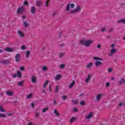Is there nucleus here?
<instances>
[{
    "instance_id": "09e8293b",
    "label": "nucleus",
    "mask_w": 125,
    "mask_h": 125,
    "mask_svg": "<svg viewBox=\"0 0 125 125\" xmlns=\"http://www.w3.org/2000/svg\"><path fill=\"white\" fill-rule=\"evenodd\" d=\"M60 46H61V47H64V46H65V44L64 43L61 44Z\"/></svg>"
},
{
    "instance_id": "a18cd8bd",
    "label": "nucleus",
    "mask_w": 125,
    "mask_h": 125,
    "mask_svg": "<svg viewBox=\"0 0 125 125\" xmlns=\"http://www.w3.org/2000/svg\"><path fill=\"white\" fill-rule=\"evenodd\" d=\"M62 98L63 100H66V99H67V96L64 95L62 96Z\"/></svg>"
},
{
    "instance_id": "49530a36",
    "label": "nucleus",
    "mask_w": 125,
    "mask_h": 125,
    "mask_svg": "<svg viewBox=\"0 0 125 125\" xmlns=\"http://www.w3.org/2000/svg\"><path fill=\"white\" fill-rule=\"evenodd\" d=\"M24 5H28V4H29L28 1H24Z\"/></svg>"
},
{
    "instance_id": "864d4df0",
    "label": "nucleus",
    "mask_w": 125,
    "mask_h": 125,
    "mask_svg": "<svg viewBox=\"0 0 125 125\" xmlns=\"http://www.w3.org/2000/svg\"><path fill=\"white\" fill-rule=\"evenodd\" d=\"M27 125H33V122H30V123H28Z\"/></svg>"
},
{
    "instance_id": "39448f33",
    "label": "nucleus",
    "mask_w": 125,
    "mask_h": 125,
    "mask_svg": "<svg viewBox=\"0 0 125 125\" xmlns=\"http://www.w3.org/2000/svg\"><path fill=\"white\" fill-rule=\"evenodd\" d=\"M93 117V112H90L89 114H87L85 117V120H89V119H91Z\"/></svg>"
},
{
    "instance_id": "a19ab883",
    "label": "nucleus",
    "mask_w": 125,
    "mask_h": 125,
    "mask_svg": "<svg viewBox=\"0 0 125 125\" xmlns=\"http://www.w3.org/2000/svg\"><path fill=\"white\" fill-rule=\"evenodd\" d=\"M40 115H41V113L40 112H36V118H38V117H39V116H40Z\"/></svg>"
},
{
    "instance_id": "9b49d317",
    "label": "nucleus",
    "mask_w": 125,
    "mask_h": 125,
    "mask_svg": "<svg viewBox=\"0 0 125 125\" xmlns=\"http://www.w3.org/2000/svg\"><path fill=\"white\" fill-rule=\"evenodd\" d=\"M18 34L20 37H21V38H24V33H23V32H22V31L21 30H18Z\"/></svg>"
},
{
    "instance_id": "c03bdc74",
    "label": "nucleus",
    "mask_w": 125,
    "mask_h": 125,
    "mask_svg": "<svg viewBox=\"0 0 125 125\" xmlns=\"http://www.w3.org/2000/svg\"><path fill=\"white\" fill-rule=\"evenodd\" d=\"M73 112H78V108L74 107L73 108Z\"/></svg>"
},
{
    "instance_id": "37998d69",
    "label": "nucleus",
    "mask_w": 125,
    "mask_h": 125,
    "mask_svg": "<svg viewBox=\"0 0 125 125\" xmlns=\"http://www.w3.org/2000/svg\"><path fill=\"white\" fill-rule=\"evenodd\" d=\"M78 100H75V101H72V103L73 104H78Z\"/></svg>"
},
{
    "instance_id": "b1692460",
    "label": "nucleus",
    "mask_w": 125,
    "mask_h": 125,
    "mask_svg": "<svg viewBox=\"0 0 125 125\" xmlns=\"http://www.w3.org/2000/svg\"><path fill=\"white\" fill-rule=\"evenodd\" d=\"M75 81H73L72 83L70 84V85L68 86V87L69 88H72L74 86V85L75 84Z\"/></svg>"
},
{
    "instance_id": "f8f14e48",
    "label": "nucleus",
    "mask_w": 125,
    "mask_h": 125,
    "mask_svg": "<svg viewBox=\"0 0 125 125\" xmlns=\"http://www.w3.org/2000/svg\"><path fill=\"white\" fill-rule=\"evenodd\" d=\"M102 96V94H99L97 95L96 99L97 101H100V99H101V97Z\"/></svg>"
},
{
    "instance_id": "bb28decb",
    "label": "nucleus",
    "mask_w": 125,
    "mask_h": 125,
    "mask_svg": "<svg viewBox=\"0 0 125 125\" xmlns=\"http://www.w3.org/2000/svg\"><path fill=\"white\" fill-rule=\"evenodd\" d=\"M58 91H59V85H57L56 86V88L55 89V92L57 93V92H58Z\"/></svg>"
},
{
    "instance_id": "ddd939ff",
    "label": "nucleus",
    "mask_w": 125,
    "mask_h": 125,
    "mask_svg": "<svg viewBox=\"0 0 125 125\" xmlns=\"http://www.w3.org/2000/svg\"><path fill=\"white\" fill-rule=\"evenodd\" d=\"M35 13H36V7L35 6L31 7V13H32V14H35Z\"/></svg>"
},
{
    "instance_id": "2f4dec72",
    "label": "nucleus",
    "mask_w": 125,
    "mask_h": 125,
    "mask_svg": "<svg viewBox=\"0 0 125 125\" xmlns=\"http://www.w3.org/2000/svg\"><path fill=\"white\" fill-rule=\"evenodd\" d=\"M49 83V81H48V80H46L45 83H44V84L43 85V87L45 88V87H46V84H47Z\"/></svg>"
},
{
    "instance_id": "f704fd0d",
    "label": "nucleus",
    "mask_w": 125,
    "mask_h": 125,
    "mask_svg": "<svg viewBox=\"0 0 125 125\" xmlns=\"http://www.w3.org/2000/svg\"><path fill=\"white\" fill-rule=\"evenodd\" d=\"M64 55H65V53H60L59 54V57L60 58H62V57H63V56H64Z\"/></svg>"
},
{
    "instance_id": "0e129e2a",
    "label": "nucleus",
    "mask_w": 125,
    "mask_h": 125,
    "mask_svg": "<svg viewBox=\"0 0 125 125\" xmlns=\"http://www.w3.org/2000/svg\"><path fill=\"white\" fill-rule=\"evenodd\" d=\"M111 80H112V81H114V80H115V78L112 77Z\"/></svg>"
},
{
    "instance_id": "c9c22d12",
    "label": "nucleus",
    "mask_w": 125,
    "mask_h": 125,
    "mask_svg": "<svg viewBox=\"0 0 125 125\" xmlns=\"http://www.w3.org/2000/svg\"><path fill=\"white\" fill-rule=\"evenodd\" d=\"M0 118H6V115L2 113H0Z\"/></svg>"
},
{
    "instance_id": "338daca9",
    "label": "nucleus",
    "mask_w": 125,
    "mask_h": 125,
    "mask_svg": "<svg viewBox=\"0 0 125 125\" xmlns=\"http://www.w3.org/2000/svg\"><path fill=\"white\" fill-rule=\"evenodd\" d=\"M26 18L25 17V16H22V19H25Z\"/></svg>"
},
{
    "instance_id": "7ed1b4c3",
    "label": "nucleus",
    "mask_w": 125,
    "mask_h": 125,
    "mask_svg": "<svg viewBox=\"0 0 125 125\" xmlns=\"http://www.w3.org/2000/svg\"><path fill=\"white\" fill-rule=\"evenodd\" d=\"M70 6L71 9H73L75 8V5L73 3H69L66 5L65 8V11H70Z\"/></svg>"
},
{
    "instance_id": "4d7b16f0",
    "label": "nucleus",
    "mask_w": 125,
    "mask_h": 125,
    "mask_svg": "<svg viewBox=\"0 0 125 125\" xmlns=\"http://www.w3.org/2000/svg\"><path fill=\"white\" fill-rule=\"evenodd\" d=\"M3 52V50H2L1 49H0V53H2Z\"/></svg>"
},
{
    "instance_id": "4468645a",
    "label": "nucleus",
    "mask_w": 125,
    "mask_h": 125,
    "mask_svg": "<svg viewBox=\"0 0 125 125\" xmlns=\"http://www.w3.org/2000/svg\"><path fill=\"white\" fill-rule=\"evenodd\" d=\"M91 79V74H89L88 75L87 78L85 80V83H88L90 81Z\"/></svg>"
},
{
    "instance_id": "0eeeda50",
    "label": "nucleus",
    "mask_w": 125,
    "mask_h": 125,
    "mask_svg": "<svg viewBox=\"0 0 125 125\" xmlns=\"http://www.w3.org/2000/svg\"><path fill=\"white\" fill-rule=\"evenodd\" d=\"M0 63H1V64L7 65V64H9V62L8 60H2L0 61Z\"/></svg>"
},
{
    "instance_id": "393cba45",
    "label": "nucleus",
    "mask_w": 125,
    "mask_h": 125,
    "mask_svg": "<svg viewBox=\"0 0 125 125\" xmlns=\"http://www.w3.org/2000/svg\"><path fill=\"white\" fill-rule=\"evenodd\" d=\"M32 97H33V94H29L26 97V99H30V98H32Z\"/></svg>"
},
{
    "instance_id": "e2e57ef3",
    "label": "nucleus",
    "mask_w": 125,
    "mask_h": 125,
    "mask_svg": "<svg viewBox=\"0 0 125 125\" xmlns=\"http://www.w3.org/2000/svg\"><path fill=\"white\" fill-rule=\"evenodd\" d=\"M111 46V47H114L115 46V44H112Z\"/></svg>"
},
{
    "instance_id": "f3484780",
    "label": "nucleus",
    "mask_w": 125,
    "mask_h": 125,
    "mask_svg": "<svg viewBox=\"0 0 125 125\" xmlns=\"http://www.w3.org/2000/svg\"><path fill=\"white\" fill-rule=\"evenodd\" d=\"M95 66H96V67H97L98 66H101V65H102V62H101L96 61L95 62Z\"/></svg>"
},
{
    "instance_id": "a878e982",
    "label": "nucleus",
    "mask_w": 125,
    "mask_h": 125,
    "mask_svg": "<svg viewBox=\"0 0 125 125\" xmlns=\"http://www.w3.org/2000/svg\"><path fill=\"white\" fill-rule=\"evenodd\" d=\"M120 84H123V83H125V79L122 78L120 81Z\"/></svg>"
},
{
    "instance_id": "473e14b6",
    "label": "nucleus",
    "mask_w": 125,
    "mask_h": 125,
    "mask_svg": "<svg viewBox=\"0 0 125 125\" xmlns=\"http://www.w3.org/2000/svg\"><path fill=\"white\" fill-rule=\"evenodd\" d=\"M80 105H82V106H83L85 105V101L83 100L80 102Z\"/></svg>"
},
{
    "instance_id": "cd10ccee",
    "label": "nucleus",
    "mask_w": 125,
    "mask_h": 125,
    "mask_svg": "<svg viewBox=\"0 0 125 125\" xmlns=\"http://www.w3.org/2000/svg\"><path fill=\"white\" fill-rule=\"evenodd\" d=\"M48 68L46 66H43L42 67V71H43V72H46V71L47 70Z\"/></svg>"
},
{
    "instance_id": "5701e85b",
    "label": "nucleus",
    "mask_w": 125,
    "mask_h": 125,
    "mask_svg": "<svg viewBox=\"0 0 125 125\" xmlns=\"http://www.w3.org/2000/svg\"><path fill=\"white\" fill-rule=\"evenodd\" d=\"M23 26L25 27V28H27L28 27H29V23L27 22L26 21H23Z\"/></svg>"
},
{
    "instance_id": "774afa93",
    "label": "nucleus",
    "mask_w": 125,
    "mask_h": 125,
    "mask_svg": "<svg viewBox=\"0 0 125 125\" xmlns=\"http://www.w3.org/2000/svg\"><path fill=\"white\" fill-rule=\"evenodd\" d=\"M112 54H112V53H111V54H110L109 55V56H112Z\"/></svg>"
},
{
    "instance_id": "ea45409f",
    "label": "nucleus",
    "mask_w": 125,
    "mask_h": 125,
    "mask_svg": "<svg viewBox=\"0 0 125 125\" xmlns=\"http://www.w3.org/2000/svg\"><path fill=\"white\" fill-rule=\"evenodd\" d=\"M60 68L61 69H63V68H65V64H61V65H60Z\"/></svg>"
},
{
    "instance_id": "e433bc0d",
    "label": "nucleus",
    "mask_w": 125,
    "mask_h": 125,
    "mask_svg": "<svg viewBox=\"0 0 125 125\" xmlns=\"http://www.w3.org/2000/svg\"><path fill=\"white\" fill-rule=\"evenodd\" d=\"M108 73H112L113 72V68L109 67L107 70Z\"/></svg>"
},
{
    "instance_id": "c85d7f7f",
    "label": "nucleus",
    "mask_w": 125,
    "mask_h": 125,
    "mask_svg": "<svg viewBox=\"0 0 125 125\" xmlns=\"http://www.w3.org/2000/svg\"><path fill=\"white\" fill-rule=\"evenodd\" d=\"M75 121H76V118L75 117H72L70 119V123L71 124H72V123H74V122H75Z\"/></svg>"
},
{
    "instance_id": "aec40b11",
    "label": "nucleus",
    "mask_w": 125,
    "mask_h": 125,
    "mask_svg": "<svg viewBox=\"0 0 125 125\" xmlns=\"http://www.w3.org/2000/svg\"><path fill=\"white\" fill-rule=\"evenodd\" d=\"M42 2L41 1H36L37 6H41Z\"/></svg>"
},
{
    "instance_id": "13d9d810",
    "label": "nucleus",
    "mask_w": 125,
    "mask_h": 125,
    "mask_svg": "<svg viewBox=\"0 0 125 125\" xmlns=\"http://www.w3.org/2000/svg\"><path fill=\"white\" fill-rule=\"evenodd\" d=\"M0 95H1V96H3V95H4V94L3 93H0Z\"/></svg>"
},
{
    "instance_id": "680f3d73",
    "label": "nucleus",
    "mask_w": 125,
    "mask_h": 125,
    "mask_svg": "<svg viewBox=\"0 0 125 125\" xmlns=\"http://www.w3.org/2000/svg\"><path fill=\"white\" fill-rule=\"evenodd\" d=\"M54 104H55V105L56 104V101H55V100H54Z\"/></svg>"
},
{
    "instance_id": "f257e3e1",
    "label": "nucleus",
    "mask_w": 125,
    "mask_h": 125,
    "mask_svg": "<svg viewBox=\"0 0 125 125\" xmlns=\"http://www.w3.org/2000/svg\"><path fill=\"white\" fill-rule=\"evenodd\" d=\"M80 44H83L85 45V46H90V44L93 43V40H89L87 41H84L82 40L79 42Z\"/></svg>"
},
{
    "instance_id": "6e6552de",
    "label": "nucleus",
    "mask_w": 125,
    "mask_h": 125,
    "mask_svg": "<svg viewBox=\"0 0 125 125\" xmlns=\"http://www.w3.org/2000/svg\"><path fill=\"white\" fill-rule=\"evenodd\" d=\"M31 82L33 83H37V78H36V76H33L31 77Z\"/></svg>"
},
{
    "instance_id": "4be33fe9",
    "label": "nucleus",
    "mask_w": 125,
    "mask_h": 125,
    "mask_svg": "<svg viewBox=\"0 0 125 125\" xmlns=\"http://www.w3.org/2000/svg\"><path fill=\"white\" fill-rule=\"evenodd\" d=\"M23 83L24 81H20L18 83V85H19V86H22Z\"/></svg>"
},
{
    "instance_id": "052dcab7",
    "label": "nucleus",
    "mask_w": 125,
    "mask_h": 125,
    "mask_svg": "<svg viewBox=\"0 0 125 125\" xmlns=\"http://www.w3.org/2000/svg\"><path fill=\"white\" fill-rule=\"evenodd\" d=\"M8 116L9 117L10 116H12V113H9L8 114Z\"/></svg>"
},
{
    "instance_id": "8fccbe9b",
    "label": "nucleus",
    "mask_w": 125,
    "mask_h": 125,
    "mask_svg": "<svg viewBox=\"0 0 125 125\" xmlns=\"http://www.w3.org/2000/svg\"><path fill=\"white\" fill-rule=\"evenodd\" d=\"M20 70L21 71H24V66H21V67H20Z\"/></svg>"
},
{
    "instance_id": "1a4fd4ad",
    "label": "nucleus",
    "mask_w": 125,
    "mask_h": 125,
    "mask_svg": "<svg viewBox=\"0 0 125 125\" xmlns=\"http://www.w3.org/2000/svg\"><path fill=\"white\" fill-rule=\"evenodd\" d=\"M93 65V63H92L91 62H90L89 63L86 65V68H87V69H90V68H91Z\"/></svg>"
},
{
    "instance_id": "72a5a7b5",
    "label": "nucleus",
    "mask_w": 125,
    "mask_h": 125,
    "mask_svg": "<svg viewBox=\"0 0 125 125\" xmlns=\"http://www.w3.org/2000/svg\"><path fill=\"white\" fill-rule=\"evenodd\" d=\"M0 112H1V113L5 112V110H4L3 108H2V106H1V105H0Z\"/></svg>"
},
{
    "instance_id": "f03ea898",
    "label": "nucleus",
    "mask_w": 125,
    "mask_h": 125,
    "mask_svg": "<svg viewBox=\"0 0 125 125\" xmlns=\"http://www.w3.org/2000/svg\"><path fill=\"white\" fill-rule=\"evenodd\" d=\"M81 11H82V8L80 5H78L74 9L69 11L68 13L75 14V13H78V12H81Z\"/></svg>"
},
{
    "instance_id": "bf43d9fd",
    "label": "nucleus",
    "mask_w": 125,
    "mask_h": 125,
    "mask_svg": "<svg viewBox=\"0 0 125 125\" xmlns=\"http://www.w3.org/2000/svg\"><path fill=\"white\" fill-rule=\"evenodd\" d=\"M83 93H82L81 94H80L79 95V97H82L83 96Z\"/></svg>"
},
{
    "instance_id": "7c9ffc66",
    "label": "nucleus",
    "mask_w": 125,
    "mask_h": 125,
    "mask_svg": "<svg viewBox=\"0 0 125 125\" xmlns=\"http://www.w3.org/2000/svg\"><path fill=\"white\" fill-rule=\"evenodd\" d=\"M93 59H94V60H99V61H102V59L98 57H93Z\"/></svg>"
},
{
    "instance_id": "3c124183",
    "label": "nucleus",
    "mask_w": 125,
    "mask_h": 125,
    "mask_svg": "<svg viewBox=\"0 0 125 125\" xmlns=\"http://www.w3.org/2000/svg\"><path fill=\"white\" fill-rule=\"evenodd\" d=\"M34 105H35V104L34 103L31 104V107L33 108V109L34 108H35V106H34Z\"/></svg>"
},
{
    "instance_id": "de8ad7c7",
    "label": "nucleus",
    "mask_w": 125,
    "mask_h": 125,
    "mask_svg": "<svg viewBox=\"0 0 125 125\" xmlns=\"http://www.w3.org/2000/svg\"><path fill=\"white\" fill-rule=\"evenodd\" d=\"M124 105V103H120L119 104V106L120 107H121V106H123Z\"/></svg>"
},
{
    "instance_id": "58836bf2",
    "label": "nucleus",
    "mask_w": 125,
    "mask_h": 125,
    "mask_svg": "<svg viewBox=\"0 0 125 125\" xmlns=\"http://www.w3.org/2000/svg\"><path fill=\"white\" fill-rule=\"evenodd\" d=\"M21 49L22 50H25V49H26V45H22L21 47Z\"/></svg>"
},
{
    "instance_id": "a211bd4d",
    "label": "nucleus",
    "mask_w": 125,
    "mask_h": 125,
    "mask_svg": "<svg viewBox=\"0 0 125 125\" xmlns=\"http://www.w3.org/2000/svg\"><path fill=\"white\" fill-rule=\"evenodd\" d=\"M31 54V52L29 50H27L26 52L25 56L26 58H29L30 57V54Z\"/></svg>"
},
{
    "instance_id": "4c0bfd02",
    "label": "nucleus",
    "mask_w": 125,
    "mask_h": 125,
    "mask_svg": "<svg viewBox=\"0 0 125 125\" xmlns=\"http://www.w3.org/2000/svg\"><path fill=\"white\" fill-rule=\"evenodd\" d=\"M47 110H48V107H46L42 110V112L45 113V112H46V111H47Z\"/></svg>"
},
{
    "instance_id": "6e6d98bb",
    "label": "nucleus",
    "mask_w": 125,
    "mask_h": 125,
    "mask_svg": "<svg viewBox=\"0 0 125 125\" xmlns=\"http://www.w3.org/2000/svg\"><path fill=\"white\" fill-rule=\"evenodd\" d=\"M100 47H101V45H97V48H100Z\"/></svg>"
},
{
    "instance_id": "9d476101",
    "label": "nucleus",
    "mask_w": 125,
    "mask_h": 125,
    "mask_svg": "<svg viewBox=\"0 0 125 125\" xmlns=\"http://www.w3.org/2000/svg\"><path fill=\"white\" fill-rule=\"evenodd\" d=\"M61 78H62V76H61V75L58 74L56 76V77L55 78V81H59V80H60V79H61Z\"/></svg>"
},
{
    "instance_id": "5fc2aeb1",
    "label": "nucleus",
    "mask_w": 125,
    "mask_h": 125,
    "mask_svg": "<svg viewBox=\"0 0 125 125\" xmlns=\"http://www.w3.org/2000/svg\"><path fill=\"white\" fill-rule=\"evenodd\" d=\"M105 28H102V32H105Z\"/></svg>"
},
{
    "instance_id": "c756f323",
    "label": "nucleus",
    "mask_w": 125,
    "mask_h": 125,
    "mask_svg": "<svg viewBox=\"0 0 125 125\" xmlns=\"http://www.w3.org/2000/svg\"><path fill=\"white\" fill-rule=\"evenodd\" d=\"M116 51H117V49H116L115 48H113L111 50V53L112 54H114L116 53Z\"/></svg>"
},
{
    "instance_id": "6ab92c4d",
    "label": "nucleus",
    "mask_w": 125,
    "mask_h": 125,
    "mask_svg": "<svg viewBox=\"0 0 125 125\" xmlns=\"http://www.w3.org/2000/svg\"><path fill=\"white\" fill-rule=\"evenodd\" d=\"M17 77L18 78H22V73L20 71H17Z\"/></svg>"
},
{
    "instance_id": "20e7f679",
    "label": "nucleus",
    "mask_w": 125,
    "mask_h": 125,
    "mask_svg": "<svg viewBox=\"0 0 125 125\" xmlns=\"http://www.w3.org/2000/svg\"><path fill=\"white\" fill-rule=\"evenodd\" d=\"M25 10V8L23 6L20 7L17 10V14H21Z\"/></svg>"
},
{
    "instance_id": "dca6fc26",
    "label": "nucleus",
    "mask_w": 125,
    "mask_h": 125,
    "mask_svg": "<svg viewBox=\"0 0 125 125\" xmlns=\"http://www.w3.org/2000/svg\"><path fill=\"white\" fill-rule=\"evenodd\" d=\"M4 50L7 51V52H12V51H13L14 50L12 48L7 47Z\"/></svg>"
},
{
    "instance_id": "2eb2a0df",
    "label": "nucleus",
    "mask_w": 125,
    "mask_h": 125,
    "mask_svg": "<svg viewBox=\"0 0 125 125\" xmlns=\"http://www.w3.org/2000/svg\"><path fill=\"white\" fill-rule=\"evenodd\" d=\"M6 94L8 96H12V95H13V92L10 91H7L6 92Z\"/></svg>"
},
{
    "instance_id": "69168bd1",
    "label": "nucleus",
    "mask_w": 125,
    "mask_h": 125,
    "mask_svg": "<svg viewBox=\"0 0 125 125\" xmlns=\"http://www.w3.org/2000/svg\"><path fill=\"white\" fill-rule=\"evenodd\" d=\"M42 92H43L44 93H46V92H45V90H42Z\"/></svg>"
},
{
    "instance_id": "603ef678",
    "label": "nucleus",
    "mask_w": 125,
    "mask_h": 125,
    "mask_svg": "<svg viewBox=\"0 0 125 125\" xmlns=\"http://www.w3.org/2000/svg\"><path fill=\"white\" fill-rule=\"evenodd\" d=\"M17 74H15L13 75V78H17Z\"/></svg>"
},
{
    "instance_id": "79ce46f5",
    "label": "nucleus",
    "mask_w": 125,
    "mask_h": 125,
    "mask_svg": "<svg viewBox=\"0 0 125 125\" xmlns=\"http://www.w3.org/2000/svg\"><path fill=\"white\" fill-rule=\"evenodd\" d=\"M106 87H109L110 86V83L109 82H107L105 84Z\"/></svg>"
},
{
    "instance_id": "423d86ee",
    "label": "nucleus",
    "mask_w": 125,
    "mask_h": 125,
    "mask_svg": "<svg viewBox=\"0 0 125 125\" xmlns=\"http://www.w3.org/2000/svg\"><path fill=\"white\" fill-rule=\"evenodd\" d=\"M21 56V55H20V54H17L16 55L15 59H16V62H19L20 61L19 59H20Z\"/></svg>"
},
{
    "instance_id": "412c9836",
    "label": "nucleus",
    "mask_w": 125,
    "mask_h": 125,
    "mask_svg": "<svg viewBox=\"0 0 125 125\" xmlns=\"http://www.w3.org/2000/svg\"><path fill=\"white\" fill-rule=\"evenodd\" d=\"M54 114L56 115L57 117H59L60 116V114H59V112H58V110L55 109L54 110Z\"/></svg>"
}]
</instances>
